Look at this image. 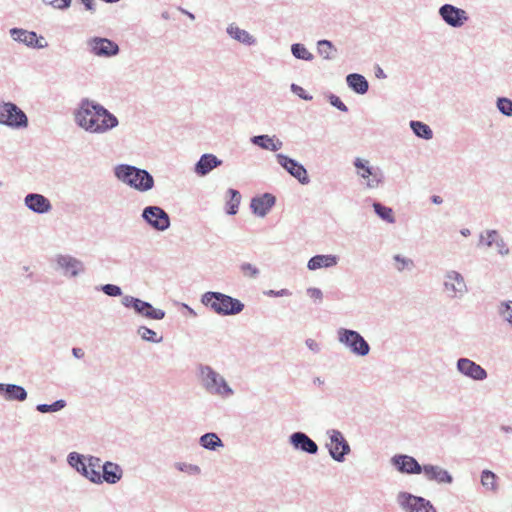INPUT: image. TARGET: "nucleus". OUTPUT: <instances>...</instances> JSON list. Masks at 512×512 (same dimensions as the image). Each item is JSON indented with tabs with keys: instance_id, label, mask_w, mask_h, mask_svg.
<instances>
[{
	"instance_id": "19",
	"label": "nucleus",
	"mask_w": 512,
	"mask_h": 512,
	"mask_svg": "<svg viewBox=\"0 0 512 512\" xmlns=\"http://www.w3.org/2000/svg\"><path fill=\"white\" fill-rule=\"evenodd\" d=\"M456 368L459 373L475 381H483L488 376L487 371L481 365L469 358H459Z\"/></svg>"
},
{
	"instance_id": "6",
	"label": "nucleus",
	"mask_w": 512,
	"mask_h": 512,
	"mask_svg": "<svg viewBox=\"0 0 512 512\" xmlns=\"http://www.w3.org/2000/svg\"><path fill=\"white\" fill-rule=\"evenodd\" d=\"M337 339L356 356H367L371 350L369 343L356 330L341 327L337 330Z\"/></svg>"
},
{
	"instance_id": "26",
	"label": "nucleus",
	"mask_w": 512,
	"mask_h": 512,
	"mask_svg": "<svg viewBox=\"0 0 512 512\" xmlns=\"http://www.w3.org/2000/svg\"><path fill=\"white\" fill-rule=\"evenodd\" d=\"M122 476L123 470L119 464L106 461L102 465L101 484L103 482L108 484H116L122 479Z\"/></svg>"
},
{
	"instance_id": "50",
	"label": "nucleus",
	"mask_w": 512,
	"mask_h": 512,
	"mask_svg": "<svg viewBox=\"0 0 512 512\" xmlns=\"http://www.w3.org/2000/svg\"><path fill=\"white\" fill-rule=\"evenodd\" d=\"M266 296L269 297H283V296H290L291 292L288 289H281V290H267L264 292Z\"/></svg>"
},
{
	"instance_id": "44",
	"label": "nucleus",
	"mask_w": 512,
	"mask_h": 512,
	"mask_svg": "<svg viewBox=\"0 0 512 512\" xmlns=\"http://www.w3.org/2000/svg\"><path fill=\"white\" fill-rule=\"evenodd\" d=\"M174 467L183 473H187L189 475H199L201 473V468L195 464H189L185 462H176Z\"/></svg>"
},
{
	"instance_id": "18",
	"label": "nucleus",
	"mask_w": 512,
	"mask_h": 512,
	"mask_svg": "<svg viewBox=\"0 0 512 512\" xmlns=\"http://www.w3.org/2000/svg\"><path fill=\"white\" fill-rule=\"evenodd\" d=\"M9 33L14 41L22 43L29 48L43 49L48 46L47 42L42 43L44 38L42 36L38 37L35 31L14 27L9 30Z\"/></svg>"
},
{
	"instance_id": "60",
	"label": "nucleus",
	"mask_w": 512,
	"mask_h": 512,
	"mask_svg": "<svg viewBox=\"0 0 512 512\" xmlns=\"http://www.w3.org/2000/svg\"><path fill=\"white\" fill-rule=\"evenodd\" d=\"M182 307L187 310V312L190 316L197 317V315H198L197 312L193 308H191L189 305L183 303Z\"/></svg>"
},
{
	"instance_id": "46",
	"label": "nucleus",
	"mask_w": 512,
	"mask_h": 512,
	"mask_svg": "<svg viewBox=\"0 0 512 512\" xmlns=\"http://www.w3.org/2000/svg\"><path fill=\"white\" fill-rule=\"evenodd\" d=\"M328 101L333 107L337 108L338 110H340L342 112L348 111V107L343 103V101L337 95L330 93L328 95Z\"/></svg>"
},
{
	"instance_id": "15",
	"label": "nucleus",
	"mask_w": 512,
	"mask_h": 512,
	"mask_svg": "<svg viewBox=\"0 0 512 512\" xmlns=\"http://www.w3.org/2000/svg\"><path fill=\"white\" fill-rule=\"evenodd\" d=\"M438 14L447 25L453 28H460L469 20L464 9L448 3L440 6Z\"/></svg>"
},
{
	"instance_id": "47",
	"label": "nucleus",
	"mask_w": 512,
	"mask_h": 512,
	"mask_svg": "<svg viewBox=\"0 0 512 512\" xmlns=\"http://www.w3.org/2000/svg\"><path fill=\"white\" fill-rule=\"evenodd\" d=\"M84 477L94 484H101V472L96 468L89 467Z\"/></svg>"
},
{
	"instance_id": "32",
	"label": "nucleus",
	"mask_w": 512,
	"mask_h": 512,
	"mask_svg": "<svg viewBox=\"0 0 512 512\" xmlns=\"http://www.w3.org/2000/svg\"><path fill=\"white\" fill-rule=\"evenodd\" d=\"M67 463L83 477L87 473L88 464L86 456L78 452H70L67 456Z\"/></svg>"
},
{
	"instance_id": "38",
	"label": "nucleus",
	"mask_w": 512,
	"mask_h": 512,
	"mask_svg": "<svg viewBox=\"0 0 512 512\" xmlns=\"http://www.w3.org/2000/svg\"><path fill=\"white\" fill-rule=\"evenodd\" d=\"M67 405L66 401L64 399H58L54 401L51 404H37L36 410L40 413L46 414V413H54L62 410Z\"/></svg>"
},
{
	"instance_id": "8",
	"label": "nucleus",
	"mask_w": 512,
	"mask_h": 512,
	"mask_svg": "<svg viewBox=\"0 0 512 512\" xmlns=\"http://www.w3.org/2000/svg\"><path fill=\"white\" fill-rule=\"evenodd\" d=\"M326 434L329 442L325 444V447L330 457L336 462H344L346 456L351 453V447L343 433L337 429H329Z\"/></svg>"
},
{
	"instance_id": "12",
	"label": "nucleus",
	"mask_w": 512,
	"mask_h": 512,
	"mask_svg": "<svg viewBox=\"0 0 512 512\" xmlns=\"http://www.w3.org/2000/svg\"><path fill=\"white\" fill-rule=\"evenodd\" d=\"M443 287L450 298L461 299L468 293V287L463 275L456 270H448L445 273Z\"/></svg>"
},
{
	"instance_id": "27",
	"label": "nucleus",
	"mask_w": 512,
	"mask_h": 512,
	"mask_svg": "<svg viewBox=\"0 0 512 512\" xmlns=\"http://www.w3.org/2000/svg\"><path fill=\"white\" fill-rule=\"evenodd\" d=\"M250 141L253 145L272 152L280 150L283 146V143L280 139H278L276 136H270L267 134L255 135L250 138Z\"/></svg>"
},
{
	"instance_id": "43",
	"label": "nucleus",
	"mask_w": 512,
	"mask_h": 512,
	"mask_svg": "<svg viewBox=\"0 0 512 512\" xmlns=\"http://www.w3.org/2000/svg\"><path fill=\"white\" fill-rule=\"evenodd\" d=\"M497 109L501 114L512 117V100L507 97H499L496 101Z\"/></svg>"
},
{
	"instance_id": "20",
	"label": "nucleus",
	"mask_w": 512,
	"mask_h": 512,
	"mask_svg": "<svg viewBox=\"0 0 512 512\" xmlns=\"http://www.w3.org/2000/svg\"><path fill=\"white\" fill-rule=\"evenodd\" d=\"M56 263L59 268L64 270L65 275L70 277H77L85 271L84 263L70 255H57Z\"/></svg>"
},
{
	"instance_id": "23",
	"label": "nucleus",
	"mask_w": 512,
	"mask_h": 512,
	"mask_svg": "<svg viewBox=\"0 0 512 512\" xmlns=\"http://www.w3.org/2000/svg\"><path fill=\"white\" fill-rule=\"evenodd\" d=\"M422 473L427 481H434L437 484H452L454 480L448 470L438 465L425 464Z\"/></svg>"
},
{
	"instance_id": "35",
	"label": "nucleus",
	"mask_w": 512,
	"mask_h": 512,
	"mask_svg": "<svg viewBox=\"0 0 512 512\" xmlns=\"http://www.w3.org/2000/svg\"><path fill=\"white\" fill-rule=\"evenodd\" d=\"M317 52L324 60H332L335 58L337 48L332 41L321 39L317 41Z\"/></svg>"
},
{
	"instance_id": "34",
	"label": "nucleus",
	"mask_w": 512,
	"mask_h": 512,
	"mask_svg": "<svg viewBox=\"0 0 512 512\" xmlns=\"http://www.w3.org/2000/svg\"><path fill=\"white\" fill-rule=\"evenodd\" d=\"M409 126L418 138L423 140H430L433 138V131L426 123L418 120H411Z\"/></svg>"
},
{
	"instance_id": "9",
	"label": "nucleus",
	"mask_w": 512,
	"mask_h": 512,
	"mask_svg": "<svg viewBox=\"0 0 512 512\" xmlns=\"http://www.w3.org/2000/svg\"><path fill=\"white\" fill-rule=\"evenodd\" d=\"M142 220L156 231H166L171 226L169 214L160 206H146L141 213Z\"/></svg>"
},
{
	"instance_id": "37",
	"label": "nucleus",
	"mask_w": 512,
	"mask_h": 512,
	"mask_svg": "<svg viewBox=\"0 0 512 512\" xmlns=\"http://www.w3.org/2000/svg\"><path fill=\"white\" fill-rule=\"evenodd\" d=\"M291 53L296 59L299 60L312 61L314 59V55L309 52L306 46L302 43L292 44Z\"/></svg>"
},
{
	"instance_id": "24",
	"label": "nucleus",
	"mask_w": 512,
	"mask_h": 512,
	"mask_svg": "<svg viewBox=\"0 0 512 512\" xmlns=\"http://www.w3.org/2000/svg\"><path fill=\"white\" fill-rule=\"evenodd\" d=\"M222 160L211 153H204L194 165V172L200 176L208 175L213 169L222 165Z\"/></svg>"
},
{
	"instance_id": "59",
	"label": "nucleus",
	"mask_w": 512,
	"mask_h": 512,
	"mask_svg": "<svg viewBox=\"0 0 512 512\" xmlns=\"http://www.w3.org/2000/svg\"><path fill=\"white\" fill-rule=\"evenodd\" d=\"M375 76L378 79H385L387 77L386 73L384 72V70L380 66H377L375 68Z\"/></svg>"
},
{
	"instance_id": "28",
	"label": "nucleus",
	"mask_w": 512,
	"mask_h": 512,
	"mask_svg": "<svg viewBox=\"0 0 512 512\" xmlns=\"http://www.w3.org/2000/svg\"><path fill=\"white\" fill-rule=\"evenodd\" d=\"M338 256L332 254H319L311 257L307 263V268L309 270H317L320 268H330L338 263Z\"/></svg>"
},
{
	"instance_id": "45",
	"label": "nucleus",
	"mask_w": 512,
	"mask_h": 512,
	"mask_svg": "<svg viewBox=\"0 0 512 512\" xmlns=\"http://www.w3.org/2000/svg\"><path fill=\"white\" fill-rule=\"evenodd\" d=\"M100 290L110 297H119L122 295V289L115 284H104L100 286Z\"/></svg>"
},
{
	"instance_id": "13",
	"label": "nucleus",
	"mask_w": 512,
	"mask_h": 512,
	"mask_svg": "<svg viewBox=\"0 0 512 512\" xmlns=\"http://www.w3.org/2000/svg\"><path fill=\"white\" fill-rule=\"evenodd\" d=\"M353 165L357 169L358 175L367 179L366 185L368 188H376L384 180V175L379 167L369 165V162L362 158H355Z\"/></svg>"
},
{
	"instance_id": "42",
	"label": "nucleus",
	"mask_w": 512,
	"mask_h": 512,
	"mask_svg": "<svg viewBox=\"0 0 512 512\" xmlns=\"http://www.w3.org/2000/svg\"><path fill=\"white\" fill-rule=\"evenodd\" d=\"M240 271L243 274L244 277L249 279H257L260 275V270L255 265L243 262L240 266Z\"/></svg>"
},
{
	"instance_id": "25",
	"label": "nucleus",
	"mask_w": 512,
	"mask_h": 512,
	"mask_svg": "<svg viewBox=\"0 0 512 512\" xmlns=\"http://www.w3.org/2000/svg\"><path fill=\"white\" fill-rule=\"evenodd\" d=\"M0 395L6 401L18 402H23L28 397V393L23 386L12 383H0Z\"/></svg>"
},
{
	"instance_id": "1",
	"label": "nucleus",
	"mask_w": 512,
	"mask_h": 512,
	"mask_svg": "<svg viewBox=\"0 0 512 512\" xmlns=\"http://www.w3.org/2000/svg\"><path fill=\"white\" fill-rule=\"evenodd\" d=\"M73 115L76 125L92 134H104L119 125L118 118L112 112L89 98L80 100Z\"/></svg>"
},
{
	"instance_id": "22",
	"label": "nucleus",
	"mask_w": 512,
	"mask_h": 512,
	"mask_svg": "<svg viewBox=\"0 0 512 512\" xmlns=\"http://www.w3.org/2000/svg\"><path fill=\"white\" fill-rule=\"evenodd\" d=\"M24 204L36 214H46L52 210L50 200L39 193H28L24 198Z\"/></svg>"
},
{
	"instance_id": "14",
	"label": "nucleus",
	"mask_w": 512,
	"mask_h": 512,
	"mask_svg": "<svg viewBox=\"0 0 512 512\" xmlns=\"http://www.w3.org/2000/svg\"><path fill=\"white\" fill-rule=\"evenodd\" d=\"M276 159L278 164L300 184L307 185L310 182L308 172L300 162L282 153L276 154Z\"/></svg>"
},
{
	"instance_id": "36",
	"label": "nucleus",
	"mask_w": 512,
	"mask_h": 512,
	"mask_svg": "<svg viewBox=\"0 0 512 512\" xmlns=\"http://www.w3.org/2000/svg\"><path fill=\"white\" fill-rule=\"evenodd\" d=\"M372 206H373L375 214L380 219H382L383 221H385L389 224L395 223L396 219H395L394 212H393L392 208L385 206L382 203L377 202V201L373 202Z\"/></svg>"
},
{
	"instance_id": "64",
	"label": "nucleus",
	"mask_w": 512,
	"mask_h": 512,
	"mask_svg": "<svg viewBox=\"0 0 512 512\" xmlns=\"http://www.w3.org/2000/svg\"><path fill=\"white\" fill-rule=\"evenodd\" d=\"M460 233H461L463 236L467 237V236H469V235H470V233H471V232H470V230H469L468 228H463V229H461Z\"/></svg>"
},
{
	"instance_id": "49",
	"label": "nucleus",
	"mask_w": 512,
	"mask_h": 512,
	"mask_svg": "<svg viewBox=\"0 0 512 512\" xmlns=\"http://www.w3.org/2000/svg\"><path fill=\"white\" fill-rule=\"evenodd\" d=\"M290 89L294 94H296L299 98L303 100L310 101L313 99L312 95L307 93L301 86L295 83L291 84Z\"/></svg>"
},
{
	"instance_id": "3",
	"label": "nucleus",
	"mask_w": 512,
	"mask_h": 512,
	"mask_svg": "<svg viewBox=\"0 0 512 512\" xmlns=\"http://www.w3.org/2000/svg\"><path fill=\"white\" fill-rule=\"evenodd\" d=\"M114 175L119 181L139 192H147L155 185L154 178L149 171L129 164L115 166Z\"/></svg>"
},
{
	"instance_id": "61",
	"label": "nucleus",
	"mask_w": 512,
	"mask_h": 512,
	"mask_svg": "<svg viewBox=\"0 0 512 512\" xmlns=\"http://www.w3.org/2000/svg\"><path fill=\"white\" fill-rule=\"evenodd\" d=\"M178 10H179L182 14L186 15V17H189L191 20H194V19H195V15H194L193 13H191L190 11H188V10H186V9L182 8V7H178Z\"/></svg>"
},
{
	"instance_id": "10",
	"label": "nucleus",
	"mask_w": 512,
	"mask_h": 512,
	"mask_svg": "<svg viewBox=\"0 0 512 512\" xmlns=\"http://www.w3.org/2000/svg\"><path fill=\"white\" fill-rule=\"evenodd\" d=\"M397 503L405 512H437L429 500L409 492H400L397 495Z\"/></svg>"
},
{
	"instance_id": "51",
	"label": "nucleus",
	"mask_w": 512,
	"mask_h": 512,
	"mask_svg": "<svg viewBox=\"0 0 512 512\" xmlns=\"http://www.w3.org/2000/svg\"><path fill=\"white\" fill-rule=\"evenodd\" d=\"M86 462L88 464V468L93 467L98 470L102 468L101 459L99 457L89 455L86 457Z\"/></svg>"
},
{
	"instance_id": "5",
	"label": "nucleus",
	"mask_w": 512,
	"mask_h": 512,
	"mask_svg": "<svg viewBox=\"0 0 512 512\" xmlns=\"http://www.w3.org/2000/svg\"><path fill=\"white\" fill-rule=\"evenodd\" d=\"M0 125L20 130L28 127L29 120L26 113L15 103L2 101L0 102Z\"/></svg>"
},
{
	"instance_id": "2",
	"label": "nucleus",
	"mask_w": 512,
	"mask_h": 512,
	"mask_svg": "<svg viewBox=\"0 0 512 512\" xmlns=\"http://www.w3.org/2000/svg\"><path fill=\"white\" fill-rule=\"evenodd\" d=\"M200 302L206 308L220 316L238 315L245 308V304L241 300L218 291H207L203 293Z\"/></svg>"
},
{
	"instance_id": "16",
	"label": "nucleus",
	"mask_w": 512,
	"mask_h": 512,
	"mask_svg": "<svg viewBox=\"0 0 512 512\" xmlns=\"http://www.w3.org/2000/svg\"><path fill=\"white\" fill-rule=\"evenodd\" d=\"M288 443L298 452L316 455L319 451L318 444L303 431H296L289 435Z\"/></svg>"
},
{
	"instance_id": "57",
	"label": "nucleus",
	"mask_w": 512,
	"mask_h": 512,
	"mask_svg": "<svg viewBox=\"0 0 512 512\" xmlns=\"http://www.w3.org/2000/svg\"><path fill=\"white\" fill-rule=\"evenodd\" d=\"M84 7L89 11H95V0H80Z\"/></svg>"
},
{
	"instance_id": "29",
	"label": "nucleus",
	"mask_w": 512,
	"mask_h": 512,
	"mask_svg": "<svg viewBox=\"0 0 512 512\" xmlns=\"http://www.w3.org/2000/svg\"><path fill=\"white\" fill-rule=\"evenodd\" d=\"M347 86L355 93L364 95L369 90V82L359 73H350L346 76Z\"/></svg>"
},
{
	"instance_id": "21",
	"label": "nucleus",
	"mask_w": 512,
	"mask_h": 512,
	"mask_svg": "<svg viewBox=\"0 0 512 512\" xmlns=\"http://www.w3.org/2000/svg\"><path fill=\"white\" fill-rule=\"evenodd\" d=\"M276 203V197L271 193H263L251 199L250 208L259 217H265Z\"/></svg>"
},
{
	"instance_id": "58",
	"label": "nucleus",
	"mask_w": 512,
	"mask_h": 512,
	"mask_svg": "<svg viewBox=\"0 0 512 512\" xmlns=\"http://www.w3.org/2000/svg\"><path fill=\"white\" fill-rule=\"evenodd\" d=\"M72 354L75 358L81 359L84 357L85 353L82 348L80 347H73L72 348Z\"/></svg>"
},
{
	"instance_id": "39",
	"label": "nucleus",
	"mask_w": 512,
	"mask_h": 512,
	"mask_svg": "<svg viewBox=\"0 0 512 512\" xmlns=\"http://www.w3.org/2000/svg\"><path fill=\"white\" fill-rule=\"evenodd\" d=\"M496 479V474L488 469L481 472V484L487 490L495 491L497 489Z\"/></svg>"
},
{
	"instance_id": "30",
	"label": "nucleus",
	"mask_w": 512,
	"mask_h": 512,
	"mask_svg": "<svg viewBox=\"0 0 512 512\" xmlns=\"http://www.w3.org/2000/svg\"><path fill=\"white\" fill-rule=\"evenodd\" d=\"M226 32L231 38L244 45L251 46L256 44V39L248 31L239 28L235 24L228 25Z\"/></svg>"
},
{
	"instance_id": "48",
	"label": "nucleus",
	"mask_w": 512,
	"mask_h": 512,
	"mask_svg": "<svg viewBox=\"0 0 512 512\" xmlns=\"http://www.w3.org/2000/svg\"><path fill=\"white\" fill-rule=\"evenodd\" d=\"M393 259L397 263L401 264V265L397 266V270L399 272H402L405 268L413 267V265H414V263L411 259L405 258V257L401 256L400 254L394 255Z\"/></svg>"
},
{
	"instance_id": "56",
	"label": "nucleus",
	"mask_w": 512,
	"mask_h": 512,
	"mask_svg": "<svg viewBox=\"0 0 512 512\" xmlns=\"http://www.w3.org/2000/svg\"><path fill=\"white\" fill-rule=\"evenodd\" d=\"M305 343L307 347L314 353H318L320 351V346L315 340L309 338Z\"/></svg>"
},
{
	"instance_id": "33",
	"label": "nucleus",
	"mask_w": 512,
	"mask_h": 512,
	"mask_svg": "<svg viewBox=\"0 0 512 512\" xmlns=\"http://www.w3.org/2000/svg\"><path fill=\"white\" fill-rule=\"evenodd\" d=\"M199 444L201 447L210 451H215L217 448L224 446L223 441L214 432L203 434L199 439Z\"/></svg>"
},
{
	"instance_id": "17",
	"label": "nucleus",
	"mask_w": 512,
	"mask_h": 512,
	"mask_svg": "<svg viewBox=\"0 0 512 512\" xmlns=\"http://www.w3.org/2000/svg\"><path fill=\"white\" fill-rule=\"evenodd\" d=\"M390 461L401 474L418 475L424 468V465H421L415 457L407 454H395Z\"/></svg>"
},
{
	"instance_id": "62",
	"label": "nucleus",
	"mask_w": 512,
	"mask_h": 512,
	"mask_svg": "<svg viewBox=\"0 0 512 512\" xmlns=\"http://www.w3.org/2000/svg\"><path fill=\"white\" fill-rule=\"evenodd\" d=\"M431 201H432V203H434V204L440 205V204H442L443 199H442V197H441V196H439V195H433V196L431 197Z\"/></svg>"
},
{
	"instance_id": "54",
	"label": "nucleus",
	"mask_w": 512,
	"mask_h": 512,
	"mask_svg": "<svg viewBox=\"0 0 512 512\" xmlns=\"http://www.w3.org/2000/svg\"><path fill=\"white\" fill-rule=\"evenodd\" d=\"M52 5L57 9L66 10L70 7L71 0H54Z\"/></svg>"
},
{
	"instance_id": "40",
	"label": "nucleus",
	"mask_w": 512,
	"mask_h": 512,
	"mask_svg": "<svg viewBox=\"0 0 512 512\" xmlns=\"http://www.w3.org/2000/svg\"><path fill=\"white\" fill-rule=\"evenodd\" d=\"M138 335L141 337L142 340L151 342V343H160L163 340L162 336H157V333L146 327V326H140L137 330Z\"/></svg>"
},
{
	"instance_id": "7",
	"label": "nucleus",
	"mask_w": 512,
	"mask_h": 512,
	"mask_svg": "<svg viewBox=\"0 0 512 512\" xmlns=\"http://www.w3.org/2000/svg\"><path fill=\"white\" fill-rule=\"evenodd\" d=\"M121 303L126 308H132L138 316L150 320H162L166 315L164 310L155 308L150 302L131 295L123 296Z\"/></svg>"
},
{
	"instance_id": "4",
	"label": "nucleus",
	"mask_w": 512,
	"mask_h": 512,
	"mask_svg": "<svg viewBox=\"0 0 512 512\" xmlns=\"http://www.w3.org/2000/svg\"><path fill=\"white\" fill-rule=\"evenodd\" d=\"M197 376L201 386L209 394L228 397L234 393L225 378L209 365L199 364L197 366Z\"/></svg>"
},
{
	"instance_id": "31",
	"label": "nucleus",
	"mask_w": 512,
	"mask_h": 512,
	"mask_svg": "<svg viewBox=\"0 0 512 512\" xmlns=\"http://www.w3.org/2000/svg\"><path fill=\"white\" fill-rule=\"evenodd\" d=\"M226 213L230 216L236 215L239 209V205L241 202V194L238 190L234 188H229L226 191Z\"/></svg>"
},
{
	"instance_id": "63",
	"label": "nucleus",
	"mask_w": 512,
	"mask_h": 512,
	"mask_svg": "<svg viewBox=\"0 0 512 512\" xmlns=\"http://www.w3.org/2000/svg\"><path fill=\"white\" fill-rule=\"evenodd\" d=\"M500 430L505 432V433H512V427L508 426V425H502L500 427Z\"/></svg>"
},
{
	"instance_id": "55",
	"label": "nucleus",
	"mask_w": 512,
	"mask_h": 512,
	"mask_svg": "<svg viewBox=\"0 0 512 512\" xmlns=\"http://www.w3.org/2000/svg\"><path fill=\"white\" fill-rule=\"evenodd\" d=\"M495 245L498 247L500 254L506 255L509 253V249L502 238L497 239Z\"/></svg>"
},
{
	"instance_id": "41",
	"label": "nucleus",
	"mask_w": 512,
	"mask_h": 512,
	"mask_svg": "<svg viewBox=\"0 0 512 512\" xmlns=\"http://www.w3.org/2000/svg\"><path fill=\"white\" fill-rule=\"evenodd\" d=\"M498 314L507 321L510 325H512V301H502L497 307Z\"/></svg>"
},
{
	"instance_id": "53",
	"label": "nucleus",
	"mask_w": 512,
	"mask_h": 512,
	"mask_svg": "<svg viewBox=\"0 0 512 512\" xmlns=\"http://www.w3.org/2000/svg\"><path fill=\"white\" fill-rule=\"evenodd\" d=\"M307 294L315 300H322V298H323V293L319 288H315V287L308 288Z\"/></svg>"
},
{
	"instance_id": "52",
	"label": "nucleus",
	"mask_w": 512,
	"mask_h": 512,
	"mask_svg": "<svg viewBox=\"0 0 512 512\" xmlns=\"http://www.w3.org/2000/svg\"><path fill=\"white\" fill-rule=\"evenodd\" d=\"M487 240L485 242L486 246L491 247L493 244L496 243L498 231L497 230H487Z\"/></svg>"
},
{
	"instance_id": "11",
	"label": "nucleus",
	"mask_w": 512,
	"mask_h": 512,
	"mask_svg": "<svg viewBox=\"0 0 512 512\" xmlns=\"http://www.w3.org/2000/svg\"><path fill=\"white\" fill-rule=\"evenodd\" d=\"M89 52L98 57L111 58L119 54V45L108 38L94 36L86 41Z\"/></svg>"
}]
</instances>
